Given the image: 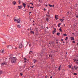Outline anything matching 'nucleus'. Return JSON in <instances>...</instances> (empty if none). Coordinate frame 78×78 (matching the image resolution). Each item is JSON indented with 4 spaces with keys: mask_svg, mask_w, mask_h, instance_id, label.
Masks as SVG:
<instances>
[{
    "mask_svg": "<svg viewBox=\"0 0 78 78\" xmlns=\"http://www.w3.org/2000/svg\"><path fill=\"white\" fill-rule=\"evenodd\" d=\"M30 30H31V28L30 27Z\"/></svg>",
    "mask_w": 78,
    "mask_h": 78,
    "instance_id": "3c124183",
    "label": "nucleus"
},
{
    "mask_svg": "<svg viewBox=\"0 0 78 78\" xmlns=\"http://www.w3.org/2000/svg\"><path fill=\"white\" fill-rule=\"evenodd\" d=\"M73 67H72L71 69H72V70H73Z\"/></svg>",
    "mask_w": 78,
    "mask_h": 78,
    "instance_id": "a19ab883",
    "label": "nucleus"
},
{
    "mask_svg": "<svg viewBox=\"0 0 78 78\" xmlns=\"http://www.w3.org/2000/svg\"><path fill=\"white\" fill-rule=\"evenodd\" d=\"M44 11H45V10H46V9H44Z\"/></svg>",
    "mask_w": 78,
    "mask_h": 78,
    "instance_id": "49530a36",
    "label": "nucleus"
},
{
    "mask_svg": "<svg viewBox=\"0 0 78 78\" xmlns=\"http://www.w3.org/2000/svg\"><path fill=\"white\" fill-rule=\"evenodd\" d=\"M73 60L74 61V62H75L76 61V60L75 58H74L73 59Z\"/></svg>",
    "mask_w": 78,
    "mask_h": 78,
    "instance_id": "b1692460",
    "label": "nucleus"
},
{
    "mask_svg": "<svg viewBox=\"0 0 78 78\" xmlns=\"http://www.w3.org/2000/svg\"><path fill=\"white\" fill-rule=\"evenodd\" d=\"M59 30H60V31H61V32H62V30L61 29V28H60L59 29Z\"/></svg>",
    "mask_w": 78,
    "mask_h": 78,
    "instance_id": "a878e982",
    "label": "nucleus"
},
{
    "mask_svg": "<svg viewBox=\"0 0 78 78\" xmlns=\"http://www.w3.org/2000/svg\"><path fill=\"white\" fill-rule=\"evenodd\" d=\"M23 46V45H22V43H20L19 48H22V47Z\"/></svg>",
    "mask_w": 78,
    "mask_h": 78,
    "instance_id": "20e7f679",
    "label": "nucleus"
},
{
    "mask_svg": "<svg viewBox=\"0 0 78 78\" xmlns=\"http://www.w3.org/2000/svg\"><path fill=\"white\" fill-rule=\"evenodd\" d=\"M67 13H68V14H69V12H67Z\"/></svg>",
    "mask_w": 78,
    "mask_h": 78,
    "instance_id": "bf43d9fd",
    "label": "nucleus"
},
{
    "mask_svg": "<svg viewBox=\"0 0 78 78\" xmlns=\"http://www.w3.org/2000/svg\"><path fill=\"white\" fill-rule=\"evenodd\" d=\"M46 20L47 21H48V18L46 17Z\"/></svg>",
    "mask_w": 78,
    "mask_h": 78,
    "instance_id": "a211bd4d",
    "label": "nucleus"
},
{
    "mask_svg": "<svg viewBox=\"0 0 78 78\" xmlns=\"http://www.w3.org/2000/svg\"><path fill=\"white\" fill-rule=\"evenodd\" d=\"M24 62H26V61L24 60Z\"/></svg>",
    "mask_w": 78,
    "mask_h": 78,
    "instance_id": "5fc2aeb1",
    "label": "nucleus"
},
{
    "mask_svg": "<svg viewBox=\"0 0 78 78\" xmlns=\"http://www.w3.org/2000/svg\"><path fill=\"white\" fill-rule=\"evenodd\" d=\"M71 39H74V37H70Z\"/></svg>",
    "mask_w": 78,
    "mask_h": 78,
    "instance_id": "aec40b11",
    "label": "nucleus"
},
{
    "mask_svg": "<svg viewBox=\"0 0 78 78\" xmlns=\"http://www.w3.org/2000/svg\"><path fill=\"white\" fill-rule=\"evenodd\" d=\"M29 13H31V12H29Z\"/></svg>",
    "mask_w": 78,
    "mask_h": 78,
    "instance_id": "e2e57ef3",
    "label": "nucleus"
},
{
    "mask_svg": "<svg viewBox=\"0 0 78 78\" xmlns=\"http://www.w3.org/2000/svg\"><path fill=\"white\" fill-rule=\"evenodd\" d=\"M60 33H57V36H59V35L60 34Z\"/></svg>",
    "mask_w": 78,
    "mask_h": 78,
    "instance_id": "dca6fc26",
    "label": "nucleus"
},
{
    "mask_svg": "<svg viewBox=\"0 0 78 78\" xmlns=\"http://www.w3.org/2000/svg\"><path fill=\"white\" fill-rule=\"evenodd\" d=\"M23 6H24V8H25V6H26V4L24 3H23Z\"/></svg>",
    "mask_w": 78,
    "mask_h": 78,
    "instance_id": "6e6552de",
    "label": "nucleus"
},
{
    "mask_svg": "<svg viewBox=\"0 0 78 78\" xmlns=\"http://www.w3.org/2000/svg\"><path fill=\"white\" fill-rule=\"evenodd\" d=\"M24 60H25V61H26L27 60V59L25 58H24Z\"/></svg>",
    "mask_w": 78,
    "mask_h": 78,
    "instance_id": "4c0bfd02",
    "label": "nucleus"
},
{
    "mask_svg": "<svg viewBox=\"0 0 78 78\" xmlns=\"http://www.w3.org/2000/svg\"><path fill=\"white\" fill-rule=\"evenodd\" d=\"M30 33H31V34H34V31H30Z\"/></svg>",
    "mask_w": 78,
    "mask_h": 78,
    "instance_id": "ddd939ff",
    "label": "nucleus"
},
{
    "mask_svg": "<svg viewBox=\"0 0 78 78\" xmlns=\"http://www.w3.org/2000/svg\"><path fill=\"white\" fill-rule=\"evenodd\" d=\"M74 75H77V74L76 73H74Z\"/></svg>",
    "mask_w": 78,
    "mask_h": 78,
    "instance_id": "f704fd0d",
    "label": "nucleus"
},
{
    "mask_svg": "<svg viewBox=\"0 0 78 78\" xmlns=\"http://www.w3.org/2000/svg\"><path fill=\"white\" fill-rule=\"evenodd\" d=\"M12 47L11 45H9L8 46V48H12Z\"/></svg>",
    "mask_w": 78,
    "mask_h": 78,
    "instance_id": "f3484780",
    "label": "nucleus"
},
{
    "mask_svg": "<svg viewBox=\"0 0 78 78\" xmlns=\"http://www.w3.org/2000/svg\"><path fill=\"white\" fill-rule=\"evenodd\" d=\"M22 8V5L19 6H18V9H21V8Z\"/></svg>",
    "mask_w": 78,
    "mask_h": 78,
    "instance_id": "39448f33",
    "label": "nucleus"
},
{
    "mask_svg": "<svg viewBox=\"0 0 78 78\" xmlns=\"http://www.w3.org/2000/svg\"><path fill=\"white\" fill-rule=\"evenodd\" d=\"M61 65H60L58 68V70L60 71L61 70Z\"/></svg>",
    "mask_w": 78,
    "mask_h": 78,
    "instance_id": "f8f14e48",
    "label": "nucleus"
},
{
    "mask_svg": "<svg viewBox=\"0 0 78 78\" xmlns=\"http://www.w3.org/2000/svg\"><path fill=\"white\" fill-rule=\"evenodd\" d=\"M49 57H50V58H51V57H52V55H49Z\"/></svg>",
    "mask_w": 78,
    "mask_h": 78,
    "instance_id": "412c9836",
    "label": "nucleus"
},
{
    "mask_svg": "<svg viewBox=\"0 0 78 78\" xmlns=\"http://www.w3.org/2000/svg\"><path fill=\"white\" fill-rule=\"evenodd\" d=\"M32 3H30V4H32Z\"/></svg>",
    "mask_w": 78,
    "mask_h": 78,
    "instance_id": "680f3d73",
    "label": "nucleus"
},
{
    "mask_svg": "<svg viewBox=\"0 0 78 78\" xmlns=\"http://www.w3.org/2000/svg\"><path fill=\"white\" fill-rule=\"evenodd\" d=\"M49 5L50 6V8L51 7H52V5H51L50 4H49Z\"/></svg>",
    "mask_w": 78,
    "mask_h": 78,
    "instance_id": "4be33fe9",
    "label": "nucleus"
},
{
    "mask_svg": "<svg viewBox=\"0 0 78 78\" xmlns=\"http://www.w3.org/2000/svg\"><path fill=\"white\" fill-rule=\"evenodd\" d=\"M61 41H63V39H61Z\"/></svg>",
    "mask_w": 78,
    "mask_h": 78,
    "instance_id": "6e6d98bb",
    "label": "nucleus"
},
{
    "mask_svg": "<svg viewBox=\"0 0 78 78\" xmlns=\"http://www.w3.org/2000/svg\"><path fill=\"white\" fill-rule=\"evenodd\" d=\"M33 61H34V63L35 64V63H36V62H37V60H36V59H34L33 60Z\"/></svg>",
    "mask_w": 78,
    "mask_h": 78,
    "instance_id": "0eeeda50",
    "label": "nucleus"
},
{
    "mask_svg": "<svg viewBox=\"0 0 78 78\" xmlns=\"http://www.w3.org/2000/svg\"><path fill=\"white\" fill-rule=\"evenodd\" d=\"M58 27H61V26L60 25H59L58 24Z\"/></svg>",
    "mask_w": 78,
    "mask_h": 78,
    "instance_id": "473e14b6",
    "label": "nucleus"
},
{
    "mask_svg": "<svg viewBox=\"0 0 78 78\" xmlns=\"http://www.w3.org/2000/svg\"><path fill=\"white\" fill-rule=\"evenodd\" d=\"M2 73V72L1 71H0V74H1Z\"/></svg>",
    "mask_w": 78,
    "mask_h": 78,
    "instance_id": "c9c22d12",
    "label": "nucleus"
},
{
    "mask_svg": "<svg viewBox=\"0 0 78 78\" xmlns=\"http://www.w3.org/2000/svg\"><path fill=\"white\" fill-rule=\"evenodd\" d=\"M64 20V19H62V22H63V21Z\"/></svg>",
    "mask_w": 78,
    "mask_h": 78,
    "instance_id": "13d9d810",
    "label": "nucleus"
},
{
    "mask_svg": "<svg viewBox=\"0 0 78 78\" xmlns=\"http://www.w3.org/2000/svg\"><path fill=\"white\" fill-rule=\"evenodd\" d=\"M32 44H30L29 45V46L30 47H31V46H32Z\"/></svg>",
    "mask_w": 78,
    "mask_h": 78,
    "instance_id": "6ab92c4d",
    "label": "nucleus"
},
{
    "mask_svg": "<svg viewBox=\"0 0 78 78\" xmlns=\"http://www.w3.org/2000/svg\"><path fill=\"white\" fill-rule=\"evenodd\" d=\"M27 6L29 8H30V6L28 5H27Z\"/></svg>",
    "mask_w": 78,
    "mask_h": 78,
    "instance_id": "864d4df0",
    "label": "nucleus"
},
{
    "mask_svg": "<svg viewBox=\"0 0 78 78\" xmlns=\"http://www.w3.org/2000/svg\"><path fill=\"white\" fill-rule=\"evenodd\" d=\"M20 2H21V1H20V0H19V1H18V2H19V4H20Z\"/></svg>",
    "mask_w": 78,
    "mask_h": 78,
    "instance_id": "bb28decb",
    "label": "nucleus"
},
{
    "mask_svg": "<svg viewBox=\"0 0 78 78\" xmlns=\"http://www.w3.org/2000/svg\"><path fill=\"white\" fill-rule=\"evenodd\" d=\"M78 68V66H76V69H75L76 70Z\"/></svg>",
    "mask_w": 78,
    "mask_h": 78,
    "instance_id": "cd10ccee",
    "label": "nucleus"
},
{
    "mask_svg": "<svg viewBox=\"0 0 78 78\" xmlns=\"http://www.w3.org/2000/svg\"><path fill=\"white\" fill-rule=\"evenodd\" d=\"M17 28H21V26H20L19 25H17Z\"/></svg>",
    "mask_w": 78,
    "mask_h": 78,
    "instance_id": "9d476101",
    "label": "nucleus"
},
{
    "mask_svg": "<svg viewBox=\"0 0 78 78\" xmlns=\"http://www.w3.org/2000/svg\"><path fill=\"white\" fill-rule=\"evenodd\" d=\"M2 66H4V65H6V63L5 62H3L1 64Z\"/></svg>",
    "mask_w": 78,
    "mask_h": 78,
    "instance_id": "1a4fd4ad",
    "label": "nucleus"
},
{
    "mask_svg": "<svg viewBox=\"0 0 78 78\" xmlns=\"http://www.w3.org/2000/svg\"><path fill=\"white\" fill-rule=\"evenodd\" d=\"M12 63H15V62H16V60L17 58H16V57H13L12 59Z\"/></svg>",
    "mask_w": 78,
    "mask_h": 78,
    "instance_id": "f257e3e1",
    "label": "nucleus"
},
{
    "mask_svg": "<svg viewBox=\"0 0 78 78\" xmlns=\"http://www.w3.org/2000/svg\"><path fill=\"white\" fill-rule=\"evenodd\" d=\"M55 32H56V30H54L53 31V33H55Z\"/></svg>",
    "mask_w": 78,
    "mask_h": 78,
    "instance_id": "c85d7f7f",
    "label": "nucleus"
},
{
    "mask_svg": "<svg viewBox=\"0 0 78 78\" xmlns=\"http://www.w3.org/2000/svg\"><path fill=\"white\" fill-rule=\"evenodd\" d=\"M48 6L47 5H46V6Z\"/></svg>",
    "mask_w": 78,
    "mask_h": 78,
    "instance_id": "69168bd1",
    "label": "nucleus"
},
{
    "mask_svg": "<svg viewBox=\"0 0 78 78\" xmlns=\"http://www.w3.org/2000/svg\"><path fill=\"white\" fill-rule=\"evenodd\" d=\"M12 4L14 5H15L16 4V1H13L12 2Z\"/></svg>",
    "mask_w": 78,
    "mask_h": 78,
    "instance_id": "9b49d317",
    "label": "nucleus"
},
{
    "mask_svg": "<svg viewBox=\"0 0 78 78\" xmlns=\"http://www.w3.org/2000/svg\"><path fill=\"white\" fill-rule=\"evenodd\" d=\"M44 43H45V41H44Z\"/></svg>",
    "mask_w": 78,
    "mask_h": 78,
    "instance_id": "338daca9",
    "label": "nucleus"
},
{
    "mask_svg": "<svg viewBox=\"0 0 78 78\" xmlns=\"http://www.w3.org/2000/svg\"><path fill=\"white\" fill-rule=\"evenodd\" d=\"M48 15H49V12H48Z\"/></svg>",
    "mask_w": 78,
    "mask_h": 78,
    "instance_id": "37998d69",
    "label": "nucleus"
},
{
    "mask_svg": "<svg viewBox=\"0 0 78 78\" xmlns=\"http://www.w3.org/2000/svg\"><path fill=\"white\" fill-rule=\"evenodd\" d=\"M32 5H33V4L32 3Z\"/></svg>",
    "mask_w": 78,
    "mask_h": 78,
    "instance_id": "774afa93",
    "label": "nucleus"
},
{
    "mask_svg": "<svg viewBox=\"0 0 78 78\" xmlns=\"http://www.w3.org/2000/svg\"><path fill=\"white\" fill-rule=\"evenodd\" d=\"M59 25H61V23H60L59 24H58Z\"/></svg>",
    "mask_w": 78,
    "mask_h": 78,
    "instance_id": "79ce46f5",
    "label": "nucleus"
},
{
    "mask_svg": "<svg viewBox=\"0 0 78 78\" xmlns=\"http://www.w3.org/2000/svg\"><path fill=\"white\" fill-rule=\"evenodd\" d=\"M76 11H78V7H77V8L76 9Z\"/></svg>",
    "mask_w": 78,
    "mask_h": 78,
    "instance_id": "2f4dec72",
    "label": "nucleus"
},
{
    "mask_svg": "<svg viewBox=\"0 0 78 78\" xmlns=\"http://www.w3.org/2000/svg\"><path fill=\"white\" fill-rule=\"evenodd\" d=\"M34 45H33V46L31 47V49H33V48H34Z\"/></svg>",
    "mask_w": 78,
    "mask_h": 78,
    "instance_id": "5701e85b",
    "label": "nucleus"
},
{
    "mask_svg": "<svg viewBox=\"0 0 78 78\" xmlns=\"http://www.w3.org/2000/svg\"><path fill=\"white\" fill-rule=\"evenodd\" d=\"M76 17H77L78 18V15H76Z\"/></svg>",
    "mask_w": 78,
    "mask_h": 78,
    "instance_id": "a18cd8bd",
    "label": "nucleus"
},
{
    "mask_svg": "<svg viewBox=\"0 0 78 78\" xmlns=\"http://www.w3.org/2000/svg\"><path fill=\"white\" fill-rule=\"evenodd\" d=\"M46 17H50V15H46Z\"/></svg>",
    "mask_w": 78,
    "mask_h": 78,
    "instance_id": "2eb2a0df",
    "label": "nucleus"
},
{
    "mask_svg": "<svg viewBox=\"0 0 78 78\" xmlns=\"http://www.w3.org/2000/svg\"><path fill=\"white\" fill-rule=\"evenodd\" d=\"M63 36H67V34H63Z\"/></svg>",
    "mask_w": 78,
    "mask_h": 78,
    "instance_id": "393cba45",
    "label": "nucleus"
},
{
    "mask_svg": "<svg viewBox=\"0 0 78 78\" xmlns=\"http://www.w3.org/2000/svg\"><path fill=\"white\" fill-rule=\"evenodd\" d=\"M54 29H55V30H56V28H54Z\"/></svg>",
    "mask_w": 78,
    "mask_h": 78,
    "instance_id": "4d7b16f0",
    "label": "nucleus"
},
{
    "mask_svg": "<svg viewBox=\"0 0 78 78\" xmlns=\"http://www.w3.org/2000/svg\"><path fill=\"white\" fill-rule=\"evenodd\" d=\"M34 67V66H31V68H33V67Z\"/></svg>",
    "mask_w": 78,
    "mask_h": 78,
    "instance_id": "8fccbe9b",
    "label": "nucleus"
},
{
    "mask_svg": "<svg viewBox=\"0 0 78 78\" xmlns=\"http://www.w3.org/2000/svg\"><path fill=\"white\" fill-rule=\"evenodd\" d=\"M37 6H40L39 4H37Z\"/></svg>",
    "mask_w": 78,
    "mask_h": 78,
    "instance_id": "c756f323",
    "label": "nucleus"
},
{
    "mask_svg": "<svg viewBox=\"0 0 78 78\" xmlns=\"http://www.w3.org/2000/svg\"><path fill=\"white\" fill-rule=\"evenodd\" d=\"M30 8H33V7H30Z\"/></svg>",
    "mask_w": 78,
    "mask_h": 78,
    "instance_id": "de8ad7c7",
    "label": "nucleus"
},
{
    "mask_svg": "<svg viewBox=\"0 0 78 78\" xmlns=\"http://www.w3.org/2000/svg\"><path fill=\"white\" fill-rule=\"evenodd\" d=\"M69 66V68H71V66Z\"/></svg>",
    "mask_w": 78,
    "mask_h": 78,
    "instance_id": "c03bdc74",
    "label": "nucleus"
},
{
    "mask_svg": "<svg viewBox=\"0 0 78 78\" xmlns=\"http://www.w3.org/2000/svg\"><path fill=\"white\" fill-rule=\"evenodd\" d=\"M60 21L62 20V19H60Z\"/></svg>",
    "mask_w": 78,
    "mask_h": 78,
    "instance_id": "0e129e2a",
    "label": "nucleus"
},
{
    "mask_svg": "<svg viewBox=\"0 0 78 78\" xmlns=\"http://www.w3.org/2000/svg\"><path fill=\"white\" fill-rule=\"evenodd\" d=\"M30 53H33V51H30Z\"/></svg>",
    "mask_w": 78,
    "mask_h": 78,
    "instance_id": "09e8293b",
    "label": "nucleus"
},
{
    "mask_svg": "<svg viewBox=\"0 0 78 78\" xmlns=\"http://www.w3.org/2000/svg\"><path fill=\"white\" fill-rule=\"evenodd\" d=\"M20 74L21 75V76H22V75H23V74L22 73H20Z\"/></svg>",
    "mask_w": 78,
    "mask_h": 78,
    "instance_id": "e433bc0d",
    "label": "nucleus"
},
{
    "mask_svg": "<svg viewBox=\"0 0 78 78\" xmlns=\"http://www.w3.org/2000/svg\"><path fill=\"white\" fill-rule=\"evenodd\" d=\"M50 78H53V77H52V76H51L50 77Z\"/></svg>",
    "mask_w": 78,
    "mask_h": 78,
    "instance_id": "052dcab7",
    "label": "nucleus"
},
{
    "mask_svg": "<svg viewBox=\"0 0 78 78\" xmlns=\"http://www.w3.org/2000/svg\"><path fill=\"white\" fill-rule=\"evenodd\" d=\"M74 67L75 69H76V66H74Z\"/></svg>",
    "mask_w": 78,
    "mask_h": 78,
    "instance_id": "603ef678",
    "label": "nucleus"
},
{
    "mask_svg": "<svg viewBox=\"0 0 78 78\" xmlns=\"http://www.w3.org/2000/svg\"><path fill=\"white\" fill-rule=\"evenodd\" d=\"M68 39V37H66V38H65V39Z\"/></svg>",
    "mask_w": 78,
    "mask_h": 78,
    "instance_id": "72a5a7b5",
    "label": "nucleus"
},
{
    "mask_svg": "<svg viewBox=\"0 0 78 78\" xmlns=\"http://www.w3.org/2000/svg\"><path fill=\"white\" fill-rule=\"evenodd\" d=\"M44 53V51H41V53H40V55L41 56V57H40V58H42V56H43V54Z\"/></svg>",
    "mask_w": 78,
    "mask_h": 78,
    "instance_id": "7ed1b4c3",
    "label": "nucleus"
},
{
    "mask_svg": "<svg viewBox=\"0 0 78 78\" xmlns=\"http://www.w3.org/2000/svg\"><path fill=\"white\" fill-rule=\"evenodd\" d=\"M0 52L1 53H3V52H4V50H1L0 51Z\"/></svg>",
    "mask_w": 78,
    "mask_h": 78,
    "instance_id": "4468645a",
    "label": "nucleus"
},
{
    "mask_svg": "<svg viewBox=\"0 0 78 78\" xmlns=\"http://www.w3.org/2000/svg\"><path fill=\"white\" fill-rule=\"evenodd\" d=\"M14 19V22H17V23H20V18H19L18 20L17 19H15V18Z\"/></svg>",
    "mask_w": 78,
    "mask_h": 78,
    "instance_id": "f03ea898",
    "label": "nucleus"
},
{
    "mask_svg": "<svg viewBox=\"0 0 78 78\" xmlns=\"http://www.w3.org/2000/svg\"><path fill=\"white\" fill-rule=\"evenodd\" d=\"M52 7H53V8H54V5H52Z\"/></svg>",
    "mask_w": 78,
    "mask_h": 78,
    "instance_id": "58836bf2",
    "label": "nucleus"
},
{
    "mask_svg": "<svg viewBox=\"0 0 78 78\" xmlns=\"http://www.w3.org/2000/svg\"><path fill=\"white\" fill-rule=\"evenodd\" d=\"M56 44H58V40H56Z\"/></svg>",
    "mask_w": 78,
    "mask_h": 78,
    "instance_id": "7c9ffc66",
    "label": "nucleus"
},
{
    "mask_svg": "<svg viewBox=\"0 0 78 78\" xmlns=\"http://www.w3.org/2000/svg\"><path fill=\"white\" fill-rule=\"evenodd\" d=\"M58 15H55V18L56 19V20L58 19Z\"/></svg>",
    "mask_w": 78,
    "mask_h": 78,
    "instance_id": "423d86ee",
    "label": "nucleus"
},
{
    "mask_svg": "<svg viewBox=\"0 0 78 78\" xmlns=\"http://www.w3.org/2000/svg\"><path fill=\"white\" fill-rule=\"evenodd\" d=\"M75 41H73V43H75Z\"/></svg>",
    "mask_w": 78,
    "mask_h": 78,
    "instance_id": "ea45409f",
    "label": "nucleus"
}]
</instances>
